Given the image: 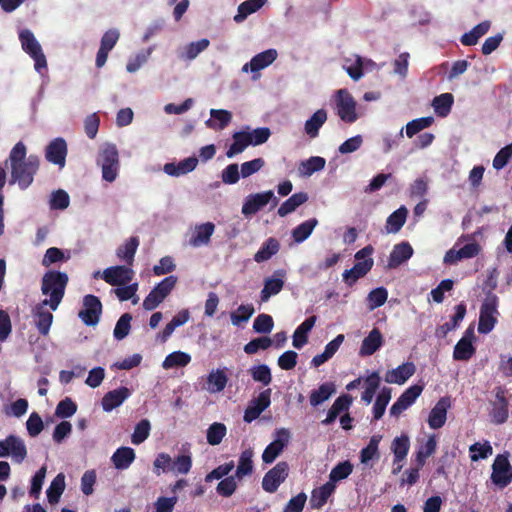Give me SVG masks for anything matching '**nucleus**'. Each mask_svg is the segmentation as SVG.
<instances>
[{
	"label": "nucleus",
	"instance_id": "26",
	"mask_svg": "<svg viewBox=\"0 0 512 512\" xmlns=\"http://www.w3.org/2000/svg\"><path fill=\"white\" fill-rule=\"evenodd\" d=\"M197 164L198 159L196 157H188L177 164L173 162L166 163L163 170L170 176L178 177L192 172L196 168Z\"/></svg>",
	"mask_w": 512,
	"mask_h": 512
},
{
	"label": "nucleus",
	"instance_id": "55",
	"mask_svg": "<svg viewBox=\"0 0 512 512\" xmlns=\"http://www.w3.org/2000/svg\"><path fill=\"white\" fill-rule=\"evenodd\" d=\"M453 101L454 99L452 94L443 93L434 98L433 107L439 116L445 117L449 114Z\"/></svg>",
	"mask_w": 512,
	"mask_h": 512
},
{
	"label": "nucleus",
	"instance_id": "27",
	"mask_svg": "<svg viewBox=\"0 0 512 512\" xmlns=\"http://www.w3.org/2000/svg\"><path fill=\"white\" fill-rule=\"evenodd\" d=\"M317 317L315 315L306 318L294 331L293 346L296 349H301L308 342V333L312 330L316 323Z\"/></svg>",
	"mask_w": 512,
	"mask_h": 512
},
{
	"label": "nucleus",
	"instance_id": "36",
	"mask_svg": "<svg viewBox=\"0 0 512 512\" xmlns=\"http://www.w3.org/2000/svg\"><path fill=\"white\" fill-rule=\"evenodd\" d=\"M308 195L305 192L294 193L291 197L285 200L278 208V215L285 217L294 212L299 206L307 202Z\"/></svg>",
	"mask_w": 512,
	"mask_h": 512
},
{
	"label": "nucleus",
	"instance_id": "43",
	"mask_svg": "<svg viewBox=\"0 0 512 512\" xmlns=\"http://www.w3.org/2000/svg\"><path fill=\"white\" fill-rule=\"evenodd\" d=\"M253 451L251 449L244 450L238 460V465L236 468L235 477H237L239 480L243 479L244 477L251 475L253 472Z\"/></svg>",
	"mask_w": 512,
	"mask_h": 512
},
{
	"label": "nucleus",
	"instance_id": "35",
	"mask_svg": "<svg viewBox=\"0 0 512 512\" xmlns=\"http://www.w3.org/2000/svg\"><path fill=\"white\" fill-rule=\"evenodd\" d=\"M327 120V112L325 109H318L313 115L305 122L304 130L306 134L315 138L319 134V130Z\"/></svg>",
	"mask_w": 512,
	"mask_h": 512
},
{
	"label": "nucleus",
	"instance_id": "13",
	"mask_svg": "<svg viewBox=\"0 0 512 512\" xmlns=\"http://www.w3.org/2000/svg\"><path fill=\"white\" fill-rule=\"evenodd\" d=\"M290 440V432L285 428L276 431V438L267 445L262 454V461L265 464L273 463L282 453Z\"/></svg>",
	"mask_w": 512,
	"mask_h": 512
},
{
	"label": "nucleus",
	"instance_id": "15",
	"mask_svg": "<svg viewBox=\"0 0 512 512\" xmlns=\"http://www.w3.org/2000/svg\"><path fill=\"white\" fill-rule=\"evenodd\" d=\"M68 153L67 143L64 138L53 139L45 149V159L62 169L66 164Z\"/></svg>",
	"mask_w": 512,
	"mask_h": 512
},
{
	"label": "nucleus",
	"instance_id": "33",
	"mask_svg": "<svg viewBox=\"0 0 512 512\" xmlns=\"http://www.w3.org/2000/svg\"><path fill=\"white\" fill-rule=\"evenodd\" d=\"M45 305L38 304L33 310V314L36 317V327L38 332L46 336L50 331V327L53 322V315L51 312L44 309Z\"/></svg>",
	"mask_w": 512,
	"mask_h": 512
},
{
	"label": "nucleus",
	"instance_id": "58",
	"mask_svg": "<svg viewBox=\"0 0 512 512\" xmlns=\"http://www.w3.org/2000/svg\"><path fill=\"white\" fill-rule=\"evenodd\" d=\"M249 373L254 381L260 382L265 386L272 382L271 370L266 364L251 367Z\"/></svg>",
	"mask_w": 512,
	"mask_h": 512
},
{
	"label": "nucleus",
	"instance_id": "52",
	"mask_svg": "<svg viewBox=\"0 0 512 512\" xmlns=\"http://www.w3.org/2000/svg\"><path fill=\"white\" fill-rule=\"evenodd\" d=\"M191 361V356L188 353L182 351H174L166 356L163 361L164 369H171L174 367H185Z\"/></svg>",
	"mask_w": 512,
	"mask_h": 512
},
{
	"label": "nucleus",
	"instance_id": "54",
	"mask_svg": "<svg viewBox=\"0 0 512 512\" xmlns=\"http://www.w3.org/2000/svg\"><path fill=\"white\" fill-rule=\"evenodd\" d=\"M469 452L471 461L477 462L492 455L493 448L489 441H484V443L476 442L469 447Z\"/></svg>",
	"mask_w": 512,
	"mask_h": 512
},
{
	"label": "nucleus",
	"instance_id": "5",
	"mask_svg": "<svg viewBox=\"0 0 512 512\" xmlns=\"http://www.w3.org/2000/svg\"><path fill=\"white\" fill-rule=\"evenodd\" d=\"M491 482L499 489H504L512 483V465L509 453L498 454L492 463Z\"/></svg>",
	"mask_w": 512,
	"mask_h": 512
},
{
	"label": "nucleus",
	"instance_id": "20",
	"mask_svg": "<svg viewBox=\"0 0 512 512\" xmlns=\"http://www.w3.org/2000/svg\"><path fill=\"white\" fill-rule=\"evenodd\" d=\"M285 275L284 270H276L271 278L265 279L260 293L262 302H267L271 296L278 294L283 289Z\"/></svg>",
	"mask_w": 512,
	"mask_h": 512
},
{
	"label": "nucleus",
	"instance_id": "22",
	"mask_svg": "<svg viewBox=\"0 0 512 512\" xmlns=\"http://www.w3.org/2000/svg\"><path fill=\"white\" fill-rule=\"evenodd\" d=\"M383 343V335L381 331L375 327L363 339L359 349V355L361 357L371 356L382 347Z\"/></svg>",
	"mask_w": 512,
	"mask_h": 512
},
{
	"label": "nucleus",
	"instance_id": "31",
	"mask_svg": "<svg viewBox=\"0 0 512 512\" xmlns=\"http://www.w3.org/2000/svg\"><path fill=\"white\" fill-rule=\"evenodd\" d=\"M277 57V52L275 49H268L266 51H263L257 55H255L249 64H245L243 67L244 71H247L248 66H250V70L252 72H257L261 69L266 68L271 63L274 62V60Z\"/></svg>",
	"mask_w": 512,
	"mask_h": 512
},
{
	"label": "nucleus",
	"instance_id": "24",
	"mask_svg": "<svg viewBox=\"0 0 512 512\" xmlns=\"http://www.w3.org/2000/svg\"><path fill=\"white\" fill-rule=\"evenodd\" d=\"M352 401L353 398L349 394L339 396L328 410L326 418L322 420V424L325 426L332 424L342 412L349 410Z\"/></svg>",
	"mask_w": 512,
	"mask_h": 512
},
{
	"label": "nucleus",
	"instance_id": "42",
	"mask_svg": "<svg viewBox=\"0 0 512 512\" xmlns=\"http://www.w3.org/2000/svg\"><path fill=\"white\" fill-rule=\"evenodd\" d=\"M279 248L280 244L278 240L276 238L270 237L262 244L260 249L255 253L254 260L257 263L267 261L279 251Z\"/></svg>",
	"mask_w": 512,
	"mask_h": 512
},
{
	"label": "nucleus",
	"instance_id": "51",
	"mask_svg": "<svg viewBox=\"0 0 512 512\" xmlns=\"http://www.w3.org/2000/svg\"><path fill=\"white\" fill-rule=\"evenodd\" d=\"M392 451L394 454V461L401 462L408 454L410 448V440L407 435L396 437L392 442Z\"/></svg>",
	"mask_w": 512,
	"mask_h": 512
},
{
	"label": "nucleus",
	"instance_id": "10",
	"mask_svg": "<svg viewBox=\"0 0 512 512\" xmlns=\"http://www.w3.org/2000/svg\"><path fill=\"white\" fill-rule=\"evenodd\" d=\"M336 111L339 118L346 123L357 120L356 101L346 89H340L336 93Z\"/></svg>",
	"mask_w": 512,
	"mask_h": 512
},
{
	"label": "nucleus",
	"instance_id": "2",
	"mask_svg": "<svg viewBox=\"0 0 512 512\" xmlns=\"http://www.w3.org/2000/svg\"><path fill=\"white\" fill-rule=\"evenodd\" d=\"M69 278L65 272L50 270L47 271L41 281V292L48 295L49 299H44L42 305H48L51 310H57L61 303Z\"/></svg>",
	"mask_w": 512,
	"mask_h": 512
},
{
	"label": "nucleus",
	"instance_id": "49",
	"mask_svg": "<svg viewBox=\"0 0 512 512\" xmlns=\"http://www.w3.org/2000/svg\"><path fill=\"white\" fill-rule=\"evenodd\" d=\"M9 455L13 459L21 463L27 457V449L23 440L15 435L8 436Z\"/></svg>",
	"mask_w": 512,
	"mask_h": 512
},
{
	"label": "nucleus",
	"instance_id": "19",
	"mask_svg": "<svg viewBox=\"0 0 512 512\" xmlns=\"http://www.w3.org/2000/svg\"><path fill=\"white\" fill-rule=\"evenodd\" d=\"M372 258L365 259L362 262H356L352 268L343 272L342 277L345 284L352 287L360 278L364 277L373 267Z\"/></svg>",
	"mask_w": 512,
	"mask_h": 512
},
{
	"label": "nucleus",
	"instance_id": "39",
	"mask_svg": "<svg viewBox=\"0 0 512 512\" xmlns=\"http://www.w3.org/2000/svg\"><path fill=\"white\" fill-rule=\"evenodd\" d=\"M408 210L405 206H401L390 214L386 220L387 233H397L401 230L406 222Z\"/></svg>",
	"mask_w": 512,
	"mask_h": 512
},
{
	"label": "nucleus",
	"instance_id": "6",
	"mask_svg": "<svg viewBox=\"0 0 512 512\" xmlns=\"http://www.w3.org/2000/svg\"><path fill=\"white\" fill-rule=\"evenodd\" d=\"M177 283V277L170 275L160 281L145 297L143 308L152 311L157 308L164 299L171 293Z\"/></svg>",
	"mask_w": 512,
	"mask_h": 512
},
{
	"label": "nucleus",
	"instance_id": "37",
	"mask_svg": "<svg viewBox=\"0 0 512 512\" xmlns=\"http://www.w3.org/2000/svg\"><path fill=\"white\" fill-rule=\"evenodd\" d=\"M138 246L139 238L132 236L127 239L123 245L118 247L116 255L120 260L126 262L128 265H131L134 261V256Z\"/></svg>",
	"mask_w": 512,
	"mask_h": 512
},
{
	"label": "nucleus",
	"instance_id": "32",
	"mask_svg": "<svg viewBox=\"0 0 512 512\" xmlns=\"http://www.w3.org/2000/svg\"><path fill=\"white\" fill-rule=\"evenodd\" d=\"M214 230L215 225L212 222H206L196 226L194 234L190 239V244L193 247L207 245L210 242Z\"/></svg>",
	"mask_w": 512,
	"mask_h": 512
},
{
	"label": "nucleus",
	"instance_id": "11",
	"mask_svg": "<svg viewBox=\"0 0 512 512\" xmlns=\"http://www.w3.org/2000/svg\"><path fill=\"white\" fill-rule=\"evenodd\" d=\"M289 475V465L285 461L278 462L272 469L264 475L262 479V488L267 493H275L279 486Z\"/></svg>",
	"mask_w": 512,
	"mask_h": 512
},
{
	"label": "nucleus",
	"instance_id": "47",
	"mask_svg": "<svg viewBox=\"0 0 512 512\" xmlns=\"http://www.w3.org/2000/svg\"><path fill=\"white\" fill-rule=\"evenodd\" d=\"M326 160L320 156H312L299 164L298 171L302 176H311L313 173L324 169Z\"/></svg>",
	"mask_w": 512,
	"mask_h": 512
},
{
	"label": "nucleus",
	"instance_id": "28",
	"mask_svg": "<svg viewBox=\"0 0 512 512\" xmlns=\"http://www.w3.org/2000/svg\"><path fill=\"white\" fill-rule=\"evenodd\" d=\"M136 454L131 447H120L112 455L111 461L118 470H125L134 462Z\"/></svg>",
	"mask_w": 512,
	"mask_h": 512
},
{
	"label": "nucleus",
	"instance_id": "48",
	"mask_svg": "<svg viewBox=\"0 0 512 512\" xmlns=\"http://www.w3.org/2000/svg\"><path fill=\"white\" fill-rule=\"evenodd\" d=\"M210 115L214 120L218 121L217 124H215L211 119L206 121V125L213 129L222 130L226 128L232 120V113L225 109H211Z\"/></svg>",
	"mask_w": 512,
	"mask_h": 512
},
{
	"label": "nucleus",
	"instance_id": "30",
	"mask_svg": "<svg viewBox=\"0 0 512 512\" xmlns=\"http://www.w3.org/2000/svg\"><path fill=\"white\" fill-rule=\"evenodd\" d=\"M250 136L249 131H238L233 133V142L226 151V156L228 158H233L234 156L242 153L249 145H251Z\"/></svg>",
	"mask_w": 512,
	"mask_h": 512
},
{
	"label": "nucleus",
	"instance_id": "16",
	"mask_svg": "<svg viewBox=\"0 0 512 512\" xmlns=\"http://www.w3.org/2000/svg\"><path fill=\"white\" fill-rule=\"evenodd\" d=\"M423 388V385L418 384L407 388L391 406L390 414L396 417L399 416L416 401V399L421 395Z\"/></svg>",
	"mask_w": 512,
	"mask_h": 512
},
{
	"label": "nucleus",
	"instance_id": "50",
	"mask_svg": "<svg viewBox=\"0 0 512 512\" xmlns=\"http://www.w3.org/2000/svg\"><path fill=\"white\" fill-rule=\"evenodd\" d=\"M317 224L318 220L316 218L306 220L303 223L299 224L292 230L293 240L296 243H301L305 241L312 234Z\"/></svg>",
	"mask_w": 512,
	"mask_h": 512
},
{
	"label": "nucleus",
	"instance_id": "17",
	"mask_svg": "<svg viewBox=\"0 0 512 512\" xmlns=\"http://www.w3.org/2000/svg\"><path fill=\"white\" fill-rule=\"evenodd\" d=\"M451 407L450 397L444 396L441 397L435 406L431 409L427 423L431 429H440L442 428L447 420V412Z\"/></svg>",
	"mask_w": 512,
	"mask_h": 512
},
{
	"label": "nucleus",
	"instance_id": "64",
	"mask_svg": "<svg viewBox=\"0 0 512 512\" xmlns=\"http://www.w3.org/2000/svg\"><path fill=\"white\" fill-rule=\"evenodd\" d=\"M273 344V341L267 337L262 336L252 339L244 346V351L248 355L256 354L259 350H266Z\"/></svg>",
	"mask_w": 512,
	"mask_h": 512
},
{
	"label": "nucleus",
	"instance_id": "18",
	"mask_svg": "<svg viewBox=\"0 0 512 512\" xmlns=\"http://www.w3.org/2000/svg\"><path fill=\"white\" fill-rule=\"evenodd\" d=\"M133 276V270L122 265L109 267L104 270L102 275L104 281L112 286L126 285L132 280Z\"/></svg>",
	"mask_w": 512,
	"mask_h": 512
},
{
	"label": "nucleus",
	"instance_id": "21",
	"mask_svg": "<svg viewBox=\"0 0 512 512\" xmlns=\"http://www.w3.org/2000/svg\"><path fill=\"white\" fill-rule=\"evenodd\" d=\"M131 395V391L127 387H120L108 391L102 398L101 404L105 412H110L113 409L119 407L123 402L128 399Z\"/></svg>",
	"mask_w": 512,
	"mask_h": 512
},
{
	"label": "nucleus",
	"instance_id": "40",
	"mask_svg": "<svg viewBox=\"0 0 512 512\" xmlns=\"http://www.w3.org/2000/svg\"><path fill=\"white\" fill-rule=\"evenodd\" d=\"M209 45L210 41L206 38L191 42L178 53V56L182 60H194L201 52L206 50Z\"/></svg>",
	"mask_w": 512,
	"mask_h": 512
},
{
	"label": "nucleus",
	"instance_id": "8",
	"mask_svg": "<svg viewBox=\"0 0 512 512\" xmlns=\"http://www.w3.org/2000/svg\"><path fill=\"white\" fill-rule=\"evenodd\" d=\"M497 305L498 298L495 295L487 298L482 303L478 322V332L480 334H488L494 329L499 314Z\"/></svg>",
	"mask_w": 512,
	"mask_h": 512
},
{
	"label": "nucleus",
	"instance_id": "59",
	"mask_svg": "<svg viewBox=\"0 0 512 512\" xmlns=\"http://www.w3.org/2000/svg\"><path fill=\"white\" fill-rule=\"evenodd\" d=\"M255 309L252 304L240 305L235 312L230 315L231 322L234 326L247 322L254 314Z\"/></svg>",
	"mask_w": 512,
	"mask_h": 512
},
{
	"label": "nucleus",
	"instance_id": "46",
	"mask_svg": "<svg viewBox=\"0 0 512 512\" xmlns=\"http://www.w3.org/2000/svg\"><path fill=\"white\" fill-rule=\"evenodd\" d=\"M490 28L489 21H483L472 28L469 32L465 33L461 37V43L465 46H473L478 40L485 35Z\"/></svg>",
	"mask_w": 512,
	"mask_h": 512
},
{
	"label": "nucleus",
	"instance_id": "25",
	"mask_svg": "<svg viewBox=\"0 0 512 512\" xmlns=\"http://www.w3.org/2000/svg\"><path fill=\"white\" fill-rule=\"evenodd\" d=\"M415 365L412 362H406L397 368L388 371L385 375L387 383L404 384L415 373Z\"/></svg>",
	"mask_w": 512,
	"mask_h": 512
},
{
	"label": "nucleus",
	"instance_id": "12",
	"mask_svg": "<svg viewBox=\"0 0 512 512\" xmlns=\"http://www.w3.org/2000/svg\"><path fill=\"white\" fill-rule=\"evenodd\" d=\"M102 313V303L100 299L92 294H88L83 298V309L78 313V317L87 326H95Z\"/></svg>",
	"mask_w": 512,
	"mask_h": 512
},
{
	"label": "nucleus",
	"instance_id": "45",
	"mask_svg": "<svg viewBox=\"0 0 512 512\" xmlns=\"http://www.w3.org/2000/svg\"><path fill=\"white\" fill-rule=\"evenodd\" d=\"M475 353L471 339L462 337L454 347L453 358L458 361H468Z\"/></svg>",
	"mask_w": 512,
	"mask_h": 512
},
{
	"label": "nucleus",
	"instance_id": "44",
	"mask_svg": "<svg viewBox=\"0 0 512 512\" xmlns=\"http://www.w3.org/2000/svg\"><path fill=\"white\" fill-rule=\"evenodd\" d=\"M267 0H246L238 7V12L234 16L237 23L245 20L250 14L255 13L266 4Z\"/></svg>",
	"mask_w": 512,
	"mask_h": 512
},
{
	"label": "nucleus",
	"instance_id": "63",
	"mask_svg": "<svg viewBox=\"0 0 512 512\" xmlns=\"http://www.w3.org/2000/svg\"><path fill=\"white\" fill-rule=\"evenodd\" d=\"M131 320H132L131 314L124 313L123 315H121V317L118 319V321L115 325L114 331H113V335H114L115 339L122 340L129 334L130 328H131V324H130Z\"/></svg>",
	"mask_w": 512,
	"mask_h": 512
},
{
	"label": "nucleus",
	"instance_id": "53",
	"mask_svg": "<svg viewBox=\"0 0 512 512\" xmlns=\"http://www.w3.org/2000/svg\"><path fill=\"white\" fill-rule=\"evenodd\" d=\"M390 399L391 389L388 387L382 388L373 406V416L375 420L382 418Z\"/></svg>",
	"mask_w": 512,
	"mask_h": 512
},
{
	"label": "nucleus",
	"instance_id": "62",
	"mask_svg": "<svg viewBox=\"0 0 512 512\" xmlns=\"http://www.w3.org/2000/svg\"><path fill=\"white\" fill-rule=\"evenodd\" d=\"M433 121V117H421L408 122L406 125L407 137L412 138L423 129L431 126Z\"/></svg>",
	"mask_w": 512,
	"mask_h": 512
},
{
	"label": "nucleus",
	"instance_id": "56",
	"mask_svg": "<svg viewBox=\"0 0 512 512\" xmlns=\"http://www.w3.org/2000/svg\"><path fill=\"white\" fill-rule=\"evenodd\" d=\"M226 433L227 428L223 423L214 422L207 429V442L212 446L219 445L225 437Z\"/></svg>",
	"mask_w": 512,
	"mask_h": 512
},
{
	"label": "nucleus",
	"instance_id": "41",
	"mask_svg": "<svg viewBox=\"0 0 512 512\" xmlns=\"http://www.w3.org/2000/svg\"><path fill=\"white\" fill-rule=\"evenodd\" d=\"M65 486V475L63 473L57 474L46 491L48 502L51 505L59 502Z\"/></svg>",
	"mask_w": 512,
	"mask_h": 512
},
{
	"label": "nucleus",
	"instance_id": "23",
	"mask_svg": "<svg viewBox=\"0 0 512 512\" xmlns=\"http://www.w3.org/2000/svg\"><path fill=\"white\" fill-rule=\"evenodd\" d=\"M413 255V248L408 242H401L393 247L388 260V268L395 269L409 260Z\"/></svg>",
	"mask_w": 512,
	"mask_h": 512
},
{
	"label": "nucleus",
	"instance_id": "38",
	"mask_svg": "<svg viewBox=\"0 0 512 512\" xmlns=\"http://www.w3.org/2000/svg\"><path fill=\"white\" fill-rule=\"evenodd\" d=\"M336 392V385L333 382H325L317 390L310 393L309 401L314 407L328 400Z\"/></svg>",
	"mask_w": 512,
	"mask_h": 512
},
{
	"label": "nucleus",
	"instance_id": "7",
	"mask_svg": "<svg viewBox=\"0 0 512 512\" xmlns=\"http://www.w3.org/2000/svg\"><path fill=\"white\" fill-rule=\"evenodd\" d=\"M19 39L22 49L34 60L36 71L41 72L43 68L47 67V62L41 45L36 40L34 34L30 30L24 29L19 33Z\"/></svg>",
	"mask_w": 512,
	"mask_h": 512
},
{
	"label": "nucleus",
	"instance_id": "14",
	"mask_svg": "<svg viewBox=\"0 0 512 512\" xmlns=\"http://www.w3.org/2000/svg\"><path fill=\"white\" fill-rule=\"evenodd\" d=\"M271 394L272 390L270 388L265 389L260 392L258 397L253 398L244 412V421L247 423H251L256 420L260 414L270 406L271 404Z\"/></svg>",
	"mask_w": 512,
	"mask_h": 512
},
{
	"label": "nucleus",
	"instance_id": "29",
	"mask_svg": "<svg viewBox=\"0 0 512 512\" xmlns=\"http://www.w3.org/2000/svg\"><path fill=\"white\" fill-rule=\"evenodd\" d=\"M345 337L343 334L337 335L333 340L326 344L323 353L313 357L311 364L314 367H319L331 359L338 351L339 347L343 343Z\"/></svg>",
	"mask_w": 512,
	"mask_h": 512
},
{
	"label": "nucleus",
	"instance_id": "1",
	"mask_svg": "<svg viewBox=\"0 0 512 512\" xmlns=\"http://www.w3.org/2000/svg\"><path fill=\"white\" fill-rule=\"evenodd\" d=\"M27 149L22 141L14 145L9 154L11 166V181L17 183L22 190L27 189L34 181V176L39 170L40 160L37 155L26 157Z\"/></svg>",
	"mask_w": 512,
	"mask_h": 512
},
{
	"label": "nucleus",
	"instance_id": "3",
	"mask_svg": "<svg viewBox=\"0 0 512 512\" xmlns=\"http://www.w3.org/2000/svg\"><path fill=\"white\" fill-rule=\"evenodd\" d=\"M97 164L101 166L102 178L105 181H115L120 168L119 153L115 144L107 143L100 149Z\"/></svg>",
	"mask_w": 512,
	"mask_h": 512
},
{
	"label": "nucleus",
	"instance_id": "9",
	"mask_svg": "<svg viewBox=\"0 0 512 512\" xmlns=\"http://www.w3.org/2000/svg\"><path fill=\"white\" fill-rule=\"evenodd\" d=\"M270 202L272 203V208L276 207L279 203V199L275 197L272 190L250 194L246 197L241 212L246 217L254 215Z\"/></svg>",
	"mask_w": 512,
	"mask_h": 512
},
{
	"label": "nucleus",
	"instance_id": "61",
	"mask_svg": "<svg viewBox=\"0 0 512 512\" xmlns=\"http://www.w3.org/2000/svg\"><path fill=\"white\" fill-rule=\"evenodd\" d=\"M151 425L149 420L142 419L135 426L134 432L131 436V441L135 445L143 443L150 435Z\"/></svg>",
	"mask_w": 512,
	"mask_h": 512
},
{
	"label": "nucleus",
	"instance_id": "34",
	"mask_svg": "<svg viewBox=\"0 0 512 512\" xmlns=\"http://www.w3.org/2000/svg\"><path fill=\"white\" fill-rule=\"evenodd\" d=\"M334 490L335 485L331 482H327L321 487L314 489L310 499L311 507L313 509H320L323 507Z\"/></svg>",
	"mask_w": 512,
	"mask_h": 512
},
{
	"label": "nucleus",
	"instance_id": "57",
	"mask_svg": "<svg viewBox=\"0 0 512 512\" xmlns=\"http://www.w3.org/2000/svg\"><path fill=\"white\" fill-rule=\"evenodd\" d=\"M388 298V291L384 287H378L371 290L367 296V305L369 310H374L385 304Z\"/></svg>",
	"mask_w": 512,
	"mask_h": 512
},
{
	"label": "nucleus",
	"instance_id": "60",
	"mask_svg": "<svg viewBox=\"0 0 512 512\" xmlns=\"http://www.w3.org/2000/svg\"><path fill=\"white\" fill-rule=\"evenodd\" d=\"M353 471V465L349 461L338 463L330 472L329 479L331 483H335L346 479Z\"/></svg>",
	"mask_w": 512,
	"mask_h": 512
},
{
	"label": "nucleus",
	"instance_id": "4",
	"mask_svg": "<svg viewBox=\"0 0 512 512\" xmlns=\"http://www.w3.org/2000/svg\"><path fill=\"white\" fill-rule=\"evenodd\" d=\"M494 398L489 400V416L495 425L504 424L509 417L508 390L504 386H496L493 389Z\"/></svg>",
	"mask_w": 512,
	"mask_h": 512
}]
</instances>
